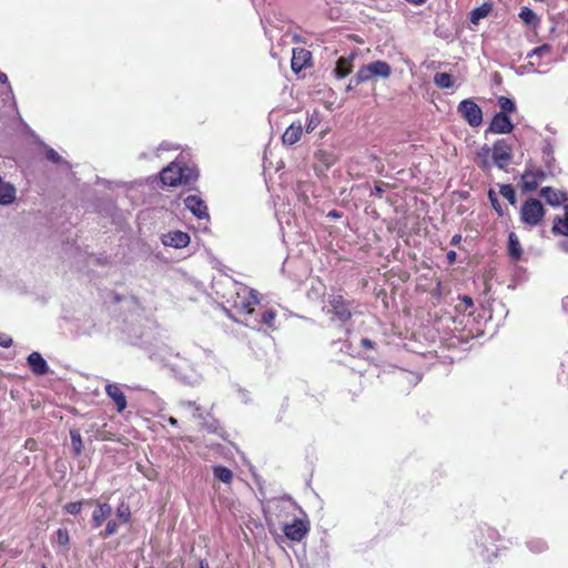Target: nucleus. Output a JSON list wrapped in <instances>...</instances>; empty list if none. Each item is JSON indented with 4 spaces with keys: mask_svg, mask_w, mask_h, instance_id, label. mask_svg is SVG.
<instances>
[{
    "mask_svg": "<svg viewBox=\"0 0 568 568\" xmlns=\"http://www.w3.org/2000/svg\"><path fill=\"white\" fill-rule=\"evenodd\" d=\"M358 304L355 300L346 298L339 291L328 294L326 300V314L332 322L346 327L357 313Z\"/></svg>",
    "mask_w": 568,
    "mask_h": 568,
    "instance_id": "nucleus-1",
    "label": "nucleus"
},
{
    "mask_svg": "<svg viewBox=\"0 0 568 568\" xmlns=\"http://www.w3.org/2000/svg\"><path fill=\"white\" fill-rule=\"evenodd\" d=\"M197 174L195 171L186 165L172 162L160 172V180L164 185L178 186L180 184H190L195 181Z\"/></svg>",
    "mask_w": 568,
    "mask_h": 568,
    "instance_id": "nucleus-2",
    "label": "nucleus"
},
{
    "mask_svg": "<svg viewBox=\"0 0 568 568\" xmlns=\"http://www.w3.org/2000/svg\"><path fill=\"white\" fill-rule=\"evenodd\" d=\"M227 302L239 315L247 316L253 314L255 306L258 304V298L254 290L245 285H236L234 294Z\"/></svg>",
    "mask_w": 568,
    "mask_h": 568,
    "instance_id": "nucleus-3",
    "label": "nucleus"
},
{
    "mask_svg": "<svg viewBox=\"0 0 568 568\" xmlns=\"http://www.w3.org/2000/svg\"><path fill=\"white\" fill-rule=\"evenodd\" d=\"M392 73V68L386 61L377 60L372 63L362 65L356 75V84L372 81L373 79L381 77L387 79Z\"/></svg>",
    "mask_w": 568,
    "mask_h": 568,
    "instance_id": "nucleus-4",
    "label": "nucleus"
},
{
    "mask_svg": "<svg viewBox=\"0 0 568 568\" xmlns=\"http://www.w3.org/2000/svg\"><path fill=\"white\" fill-rule=\"evenodd\" d=\"M545 213L541 202L531 197L523 203L520 207V220L524 224L534 227L540 224Z\"/></svg>",
    "mask_w": 568,
    "mask_h": 568,
    "instance_id": "nucleus-5",
    "label": "nucleus"
},
{
    "mask_svg": "<svg viewBox=\"0 0 568 568\" xmlns=\"http://www.w3.org/2000/svg\"><path fill=\"white\" fill-rule=\"evenodd\" d=\"M457 111L460 116L473 128H477L483 122V111L473 100L466 99L459 102Z\"/></svg>",
    "mask_w": 568,
    "mask_h": 568,
    "instance_id": "nucleus-6",
    "label": "nucleus"
},
{
    "mask_svg": "<svg viewBox=\"0 0 568 568\" xmlns=\"http://www.w3.org/2000/svg\"><path fill=\"white\" fill-rule=\"evenodd\" d=\"M491 152L493 165L500 170H505L510 164L513 159V148L506 140H497L491 146Z\"/></svg>",
    "mask_w": 568,
    "mask_h": 568,
    "instance_id": "nucleus-7",
    "label": "nucleus"
},
{
    "mask_svg": "<svg viewBox=\"0 0 568 568\" xmlns=\"http://www.w3.org/2000/svg\"><path fill=\"white\" fill-rule=\"evenodd\" d=\"M546 172L541 169L530 170L526 169L521 174V189L523 191H535L539 184L546 179Z\"/></svg>",
    "mask_w": 568,
    "mask_h": 568,
    "instance_id": "nucleus-8",
    "label": "nucleus"
},
{
    "mask_svg": "<svg viewBox=\"0 0 568 568\" xmlns=\"http://www.w3.org/2000/svg\"><path fill=\"white\" fill-rule=\"evenodd\" d=\"M310 527L307 521L295 518L293 523L286 524L283 527L284 535L292 541H301L308 532Z\"/></svg>",
    "mask_w": 568,
    "mask_h": 568,
    "instance_id": "nucleus-9",
    "label": "nucleus"
},
{
    "mask_svg": "<svg viewBox=\"0 0 568 568\" xmlns=\"http://www.w3.org/2000/svg\"><path fill=\"white\" fill-rule=\"evenodd\" d=\"M514 130V124L511 123L510 118L504 113H496L487 129V132L496 133V134H508Z\"/></svg>",
    "mask_w": 568,
    "mask_h": 568,
    "instance_id": "nucleus-10",
    "label": "nucleus"
},
{
    "mask_svg": "<svg viewBox=\"0 0 568 568\" xmlns=\"http://www.w3.org/2000/svg\"><path fill=\"white\" fill-rule=\"evenodd\" d=\"M312 53L304 48H294L292 51L291 68L293 72L298 73L310 65Z\"/></svg>",
    "mask_w": 568,
    "mask_h": 568,
    "instance_id": "nucleus-11",
    "label": "nucleus"
},
{
    "mask_svg": "<svg viewBox=\"0 0 568 568\" xmlns=\"http://www.w3.org/2000/svg\"><path fill=\"white\" fill-rule=\"evenodd\" d=\"M95 508L92 513V527L99 528L111 516L112 507L108 503L94 501Z\"/></svg>",
    "mask_w": 568,
    "mask_h": 568,
    "instance_id": "nucleus-12",
    "label": "nucleus"
},
{
    "mask_svg": "<svg viewBox=\"0 0 568 568\" xmlns=\"http://www.w3.org/2000/svg\"><path fill=\"white\" fill-rule=\"evenodd\" d=\"M540 195L551 206H559L568 201V196L565 192L551 186L542 187L540 190Z\"/></svg>",
    "mask_w": 568,
    "mask_h": 568,
    "instance_id": "nucleus-13",
    "label": "nucleus"
},
{
    "mask_svg": "<svg viewBox=\"0 0 568 568\" xmlns=\"http://www.w3.org/2000/svg\"><path fill=\"white\" fill-rule=\"evenodd\" d=\"M105 394L113 400L119 413H122L126 408V396L119 385L108 384L105 386Z\"/></svg>",
    "mask_w": 568,
    "mask_h": 568,
    "instance_id": "nucleus-14",
    "label": "nucleus"
},
{
    "mask_svg": "<svg viewBox=\"0 0 568 568\" xmlns=\"http://www.w3.org/2000/svg\"><path fill=\"white\" fill-rule=\"evenodd\" d=\"M185 206L199 219H207V206L197 195H189L184 200Z\"/></svg>",
    "mask_w": 568,
    "mask_h": 568,
    "instance_id": "nucleus-15",
    "label": "nucleus"
},
{
    "mask_svg": "<svg viewBox=\"0 0 568 568\" xmlns=\"http://www.w3.org/2000/svg\"><path fill=\"white\" fill-rule=\"evenodd\" d=\"M491 154V146L488 144H484L477 150L475 155V163L481 171L490 172L493 168Z\"/></svg>",
    "mask_w": 568,
    "mask_h": 568,
    "instance_id": "nucleus-16",
    "label": "nucleus"
},
{
    "mask_svg": "<svg viewBox=\"0 0 568 568\" xmlns=\"http://www.w3.org/2000/svg\"><path fill=\"white\" fill-rule=\"evenodd\" d=\"M190 235L182 231H173L164 235L163 244L175 248H183L190 244Z\"/></svg>",
    "mask_w": 568,
    "mask_h": 568,
    "instance_id": "nucleus-17",
    "label": "nucleus"
},
{
    "mask_svg": "<svg viewBox=\"0 0 568 568\" xmlns=\"http://www.w3.org/2000/svg\"><path fill=\"white\" fill-rule=\"evenodd\" d=\"M28 365L31 372L37 376H43L49 372V366L42 355L38 352H32L28 358Z\"/></svg>",
    "mask_w": 568,
    "mask_h": 568,
    "instance_id": "nucleus-18",
    "label": "nucleus"
},
{
    "mask_svg": "<svg viewBox=\"0 0 568 568\" xmlns=\"http://www.w3.org/2000/svg\"><path fill=\"white\" fill-rule=\"evenodd\" d=\"M507 253L513 262H518L523 257L524 251L521 244L514 232L508 234Z\"/></svg>",
    "mask_w": 568,
    "mask_h": 568,
    "instance_id": "nucleus-19",
    "label": "nucleus"
},
{
    "mask_svg": "<svg viewBox=\"0 0 568 568\" xmlns=\"http://www.w3.org/2000/svg\"><path fill=\"white\" fill-rule=\"evenodd\" d=\"M355 58V54L352 53L349 57H342L337 60L336 67H335V75L338 79H343L347 77L352 70H353V60Z\"/></svg>",
    "mask_w": 568,
    "mask_h": 568,
    "instance_id": "nucleus-20",
    "label": "nucleus"
},
{
    "mask_svg": "<svg viewBox=\"0 0 568 568\" xmlns=\"http://www.w3.org/2000/svg\"><path fill=\"white\" fill-rule=\"evenodd\" d=\"M303 128L302 124L292 123L283 133L282 141L285 145L295 144L302 136Z\"/></svg>",
    "mask_w": 568,
    "mask_h": 568,
    "instance_id": "nucleus-21",
    "label": "nucleus"
},
{
    "mask_svg": "<svg viewBox=\"0 0 568 568\" xmlns=\"http://www.w3.org/2000/svg\"><path fill=\"white\" fill-rule=\"evenodd\" d=\"M213 475L215 478L227 485H230L233 481L234 477L232 470L222 465L213 467Z\"/></svg>",
    "mask_w": 568,
    "mask_h": 568,
    "instance_id": "nucleus-22",
    "label": "nucleus"
},
{
    "mask_svg": "<svg viewBox=\"0 0 568 568\" xmlns=\"http://www.w3.org/2000/svg\"><path fill=\"white\" fill-rule=\"evenodd\" d=\"M490 11H491L490 3H484L483 6L475 8L470 12V22L474 24H477L479 22V20L486 18Z\"/></svg>",
    "mask_w": 568,
    "mask_h": 568,
    "instance_id": "nucleus-23",
    "label": "nucleus"
},
{
    "mask_svg": "<svg viewBox=\"0 0 568 568\" xmlns=\"http://www.w3.org/2000/svg\"><path fill=\"white\" fill-rule=\"evenodd\" d=\"M434 83L440 89H449L454 85V80L449 73L438 72L434 75Z\"/></svg>",
    "mask_w": 568,
    "mask_h": 568,
    "instance_id": "nucleus-24",
    "label": "nucleus"
},
{
    "mask_svg": "<svg viewBox=\"0 0 568 568\" xmlns=\"http://www.w3.org/2000/svg\"><path fill=\"white\" fill-rule=\"evenodd\" d=\"M70 438L74 456H80L83 450V443L80 433L75 429L70 430Z\"/></svg>",
    "mask_w": 568,
    "mask_h": 568,
    "instance_id": "nucleus-25",
    "label": "nucleus"
},
{
    "mask_svg": "<svg viewBox=\"0 0 568 568\" xmlns=\"http://www.w3.org/2000/svg\"><path fill=\"white\" fill-rule=\"evenodd\" d=\"M519 18L523 20L524 23H526L528 26L536 24L539 21L536 13L527 7L521 8Z\"/></svg>",
    "mask_w": 568,
    "mask_h": 568,
    "instance_id": "nucleus-26",
    "label": "nucleus"
},
{
    "mask_svg": "<svg viewBox=\"0 0 568 568\" xmlns=\"http://www.w3.org/2000/svg\"><path fill=\"white\" fill-rule=\"evenodd\" d=\"M552 232L568 236V211L566 212L564 219H558L555 221Z\"/></svg>",
    "mask_w": 568,
    "mask_h": 568,
    "instance_id": "nucleus-27",
    "label": "nucleus"
},
{
    "mask_svg": "<svg viewBox=\"0 0 568 568\" xmlns=\"http://www.w3.org/2000/svg\"><path fill=\"white\" fill-rule=\"evenodd\" d=\"M116 516L121 523H130L132 517L130 506L125 503H121L116 508Z\"/></svg>",
    "mask_w": 568,
    "mask_h": 568,
    "instance_id": "nucleus-28",
    "label": "nucleus"
},
{
    "mask_svg": "<svg viewBox=\"0 0 568 568\" xmlns=\"http://www.w3.org/2000/svg\"><path fill=\"white\" fill-rule=\"evenodd\" d=\"M498 105L501 110L499 113L507 114V113H514L516 111L515 102L507 97H499Z\"/></svg>",
    "mask_w": 568,
    "mask_h": 568,
    "instance_id": "nucleus-29",
    "label": "nucleus"
},
{
    "mask_svg": "<svg viewBox=\"0 0 568 568\" xmlns=\"http://www.w3.org/2000/svg\"><path fill=\"white\" fill-rule=\"evenodd\" d=\"M499 193L505 197L511 205L516 204V192L511 184L500 185Z\"/></svg>",
    "mask_w": 568,
    "mask_h": 568,
    "instance_id": "nucleus-30",
    "label": "nucleus"
},
{
    "mask_svg": "<svg viewBox=\"0 0 568 568\" xmlns=\"http://www.w3.org/2000/svg\"><path fill=\"white\" fill-rule=\"evenodd\" d=\"M321 121H322V119H321L320 111H317V110L313 111V113L310 114L307 118L306 132L307 133L313 132L320 125Z\"/></svg>",
    "mask_w": 568,
    "mask_h": 568,
    "instance_id": "nucleus-31",
    "label": "nucleus"
},
{
    "mask_svg": "<svg viewBox=\"0 0 568 568\" xmlns=\"http://www.w3.org/2000/svg\"><path fill=\"white\" fill-rule=\"evenodd\" d=\"M528 548L535 554H540L547 549V544L539 538H534L528 541Z\"/></svg>",
    "mask_w": 568,
    "mask_h": 568,
    "instance_id": "nucleus-32",
    "label": "nucleus"
},
{
    "mask_svg": "<svg viewBox=\"0 0 568 568\" xmlns=\"http://www.w3.org/2000/svg\"><path fill=\"white\" fill-rule=\"evenodd\" d=\"M488 199H489V202H490L493 209L497 212V214L499 216H503L504 215V210H503V207H501V205H500V203L498 201L496 192L493 189H490L488 191Z\"/></svg>",
    "mask_w": 568,
    "mask_h": 568,
    "instance_id": "nucleus-33",
    "label": "nucleus"
},
{
    "mask_svg": "<svg viewBox=\"0 0 568 568\" xmlns=\"http://www.w3.org/2000/svg\"><path fill=\"white\" fill-rule=\"evenodd\" d=\"M83 501H71L64 505L63 509L67 514L78 515L81 513Z\"/></svg>",
    "mask_w": 568,
    "mask_h": 568,
    "instance_id": "nucleus-34",
    "label": "nucleus"
},
{
    "mask_svg": "<svg viewBox=\"0 0 568 568\" xmlns=\"http://www.w3.org/2000/svg\"><path fill=\"white\" fill-rule=\"evenodd\" d=\"M119 525L115 520H109L105 529L100 532V536L103 538L110 537L112 535H115L118 532Z\"/></svg>",
    "mask_w": 568,
    "mask_h": 568,
    "instance_id": "nucleus-35",
    "label": "nucleus"
},
{
    "mask_svg": "<svg viewBox=\"0 0 568 568\" xmlns=\"http://www.w3.org/2000/svg\"><path fill=\"white\" fill-rule=\"evenodd\" d=\"M55 536H57L55 540L60 546L69 545L70 536H69V531L65 528H59L55 532Z\"/></svg>",
    "mask_w": 568,
    "mask_h": 568,
    "instance_id": "nucleus-36",
    "label": "nucleus"
},
{
    "mask_svg": "<svg viewBox=\"0 0 568 568\" xmlns=\"http://www.w3.org/2000/svg\"><path fill=\"white\" fill-rule=\"evenodd\" d=\"M275 318H276V313L275 311L273 310H266L265 312H263L262 314V317H261V322L268 326V327H272L274 325V322H275Z\"/></svg>",
    "mask_w": 568,
    "mask_h": 568,
    "instance_id": "nucleus-37",
    "label": "nucleus"
},
{
    "mask_svg": "<svg viewBox=\"0 0 568 568\" xmlns=\"http://www.w3.org/2000/svg\"><path fill=\"white\" fill-rule=\"evenodd\" d=\"M45 158L52 162V163H55V164H59L61 161H62V158L61 155L53 149L49 148L47 149L45 151Z\"/></svg>",
    "mask_w": 568,
    "mask_h": 568,
    "instance_id": "nucleus-38",
    "label": "nucleus"
},
{
    "mask_svg": "<svg viewBox=\"0 0 568 568\" xmlns=\"http://www.w3.org/2000/svg\"><path fill=\"white\" fill-rule=\"evenodd\" d=\"M317 159L323 161L326 166H331L335 163L334 156H332L331 154H327L324 151H320V153L317 154Z\"/></svg>",
    "mask_w": 568,
    "mask_h": 568,
    "instance_id": "nucleus-39",
    "label": "nucleus"
},
{
    "mask_svg": "<svg viewBox=\"0 0 568 568\" xmlns=\"http://www.w3.org/2000/svg\"><path fill=\"white\" fill-rule=\"evenodd\" d=\"M13 344V339L10 335L6 333H0V346L3 348H9Z\"/></svg>",
    "mask_w": 568,
    "mask_h": 568,
    "instance_id": "nucleus-40",
    "label": "nucleus"
},
{
    "mask_svg": "<svg viewBox=\"0 0 568 568\" xmlns=\"http://www.w3.org/2000/svg\"><path fill=\"white\" fill-rule=\"evenodd\" d=\"M550 51V47L548 44H542L540 47H537L535 48L532 51H531V54H528L529 57L534 55V54H538V55H541L544 52H549Z\"/></svg>",
    "mask_w": 568,
    "mask_h": 568,
    "instance_id": "nucleus-41",
    "label": "nucleus"
},
{
    "mask_svg": "<svg viewBox=\"0 0 568 568\" xmlns=\"http://www.w3.org/2000/svg\"><path fill=\"white\" fill-rule=\"evenodd\" d=\"M462 304L465 306V310L471 308L474 306L473 298L470 296L464 295L462 298Z\"/></svg>",
    "mask_w": 568,
    "mask_h": 568,
    "instance_id": "nucleus-42",
    "label": "nucleus"
},
{
    "mask_svg": "<svg viewBox=\"0 0 568 568\" xmlns=\"http://www.w3.org/2000/svg\"><path fill=\"white\" fill-rule=\"evenodd\" d=\"M361 345L366 349H373L374 348V342L369 338H362Z\"/></svg>",
    "mask_w": 568,
    "mask_h": 568,
    "instance_id": "nucleus-43",
    "label": "nucleus"
},
{
    "mask_svg": "<svg viewBox=\"0 0 568 568\" xmlns=\"http://www.w3.org/2000/svg\"><path fill=\"white\" fill-rule=\"evenodd\" d=\"M37 447V442L33 438H28L24 443V448L29 450H34Z\"/></svg>",
    "mask_w": 568,
    "mask_h": 568,
    "instance_id": "nucleus-44",
    "label": "nucleus"
},
{
    "mask_svg": "<svg viewBox=\"0 0 568 568\" xmlns=\"http://www.w3.org/2000/svg\"><path fill=\"white\" fill-rule=\"evenodd\" d=\"M456 257H457V254H456V252H455V251H449V252L447 253V261H448V263H449V264L455 263Z\"/></svg>",
    "mask_w": 568,
    "mask_h": 568,
    "instance_id": "nucleus-45",
    "label": "nucleus"
},
{
    "mask_svg": "<svg viewBox=\"0 0 568 568\" xmlns=\"http://www.w3.org/2000/svg\"><path fill=\"white\" fill-rule=\"evenodd\" d=\"M460 242H462V235L460 234H455L452 237V240H450V244L452 245H458Z\"/></svg>",
    "mask_w": 568,
    "mask_h": 568,
    "instance_id": "nucleus-46",
    "label": "nucleus"
},
{
    "mask_svg": "<svg viewBox=\"0 0 568 568\" xmlns=\"http://www.w3.org/2000/svg\"><path fill=\"white\" fill-rule=\"evenodd\" d=\"M487 534L490 538L496 539L498 537V532L495 529L488 528Z\"/></svg>",
    "mask_w": 568,
    "mask_h": 568,
    "instance_id": "nucleus-47",
    "label": "nucleus"
},
{
    "mask_svg": "<svg viewBox=\"0 0 568 568\" xmlns=\"http://www.w3.org/2000/svg\"><path fill=\"white\" fill-rule=\"evenodd\" d=\"M166 420H168V423H169L171 426L176 427V426L179 425L178 419H176L175 417H173V416H170Z\"/></svg>",
    "mask_w": 568,
    "mask_h": 568,
    "instance_id": "nucleus-48",
    "label": "nucleus"
},
{
    "mask_svg": "<svg viewBox=\"0 0 568 568\" xmlns=\"http://www.w3.org/2000/svg\"><path fill=\"white\" fill-rule=\"evenodd\" d=\"M383 192H384V190L381 186L376 185L375 189H374L373 194H376L377 196L381 197Z\"/></svg>",
    "mask_w": 568,
    "mask_h": 568,
    "instance_id": "nucleus-49",
    "label": "nucleus"
},
{
    "mask_svg": "<svg viewBox=\"0 0 568 568\" xmlns=\"http://www.w3.org/2000/svg\"><path fill=\"white\" fill-rule=\"evenodd\" d=\"M199 568H210L209 562L206 560H200Z\"/></svg>",
    "mask_w": 568,
    "mask_h": 568,
    "instance_id": "nucleus-50",
    "label": "nucleus"
},
{
    "mask_svg": "<svg viewBox=\"0 0 568 568\" xmlns=\"http://www.w3.org/2000/svg\"><path fill=\"white\" fill-rule=\"evenodd\" d=\"M8 81V77L6 73L0 72V82L6 83Z\"/></svg>",
    "mask_w": 568,
    "mask_h": 568,
    "instance_id": "nucleus-51",
    "label": "nucleus"
},
{
    "mask_svg": "<svg viewBox=\"0 0 568 568\" xmlns=\"http://www.w3.org/2000/svg\"><path fill=\"white\" fill-rule=\"evenodd\" d=\"M328 216L338 217L339 213L337 211H332L328 213Z\"/></svg>",
    "mask_w": 568,
    "mask_h": 568,
    "instance_id": "nucleus-52",
    "label": "nucleus"
},
{
    "mask_svg": "<svg viewBox=\"0 0 568 568\" xmlns=\"http://www.w3.org/2000/svg\"><path fill=\"white\" fill-rule=\"evenodd\" d=\"M40 568H47V566H45L44 564H42V565L40 566Z\"/></svg>",
    "mask_w": 568,
    "mask_h": 568,
    "instance_id": "nucleus-53",
    "label": "nucleus"
}]
</instances>
